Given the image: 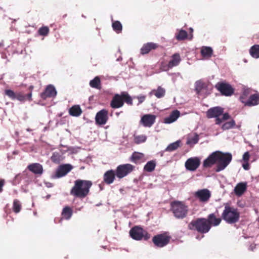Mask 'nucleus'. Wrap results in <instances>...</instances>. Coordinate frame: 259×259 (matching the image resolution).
<instances>
[{
  "instance_id": "obj_1",
  "label": "nucleus",
  "mask_w": 259,
  "mask_h": 259,
  "mask_svg": "<svg viewBox=\"0 0 259 259\" xmlns=\"http://www.w3.org/2000/svg\"><path fill=\"white\" fill-rule=\"evenodd\" d=\"M232 156L230 153H223L219 151L212 152L203 162L204 167H210L217 164L215 171L219 172L224 170L230 163Z\"/></svg>"
},
{
  "instance_id": "obj_2",
  "label": "nucleus",
  "mask_w": 259,
  "mask_h": 259,
  "mask_svg": "<svg viewBox=\"0 0 259 259\" xmlns=\"http://www.w3.org/2000/svg\"><path fill=\"white\" fill-rule=\"evenodd\" d=\"M92 185L91 181L77 180L74 182V186L70 191V194L75 197L84 198L89 194Z\"/></svg>"
},
{
  "instance_id": "obj_3",
  "label": "nucleus",
  "mask_w": 259,
  "mask_h": 259,
  "mask_svg": "<svg viewBox=\"0 0 259 259\" xmlns=\"http://www.w3.org/2000/svg\"><path fill=\"white\" fill-rule=\"evenodd\" d=\"M240 214L236 208L226 205L222 213L223 219L229 224L237 222L239 218Z\"/></svg>"
},
{
  "instance_id": "obj_4",
  "label": "nucleus",
  "mask_w": 259,
  "mask_h": 259,
  "mask_svg": "<svg viewBox=\"0 0 259 259\" xmlns=\"http://www.w3.org/2000/svg\"><path fill=\"white\" fill-rule=\"evenodd\" d=\"M223 108L220 107H213L207 111V117L209 118H215L216 124H220L223 121L230 118V115L228 113L223 114L222 118H220L219 116L223 114Z\"/></svg>"
},
{
  "instance_id": "obj_5",
  "label": "nucleus",
  "mask_w": 259,
  "mask_h": 259,
  "mask_svg": "<svg viewBox=\"0 0 259 259\" xmlns=\"http://www.w3.org/2000/svg\"><path fill=\"white\" fill-rule=\"evenodd\" d=\"M189 227L192 230H196L198 232L206 233L210 229V225L207 220L205 219H199L196 221H192L189 225Z\"/></svg>"
},
{
  "instance_id": "obj_6",
  "label": "nucleus",
  "mask_w": 259,
  "mask_h": 259,
  "mask_svg": "<svg viewBox=\"0 0 259 259\" xmlns=\"http://www.w3.org/2000/svg\"><path fill=\"white\" fill-rule=\"evenodd\" d=\"M171 210L177 218H184L187 213V207L183 202L176 201L171 204Z\"/></svg>"
},
{
  "instance_id": "obj_7",
  "label": "nucleus",
  "mask_w": 259,
  "mask_h": 259,
  "mask_svg": "<svg viewBox=\"0 0 259 259\" xmlns=\"http://www.w3.org/2000/svg\"><path fill=\"white\" fill-rule=\"evenodd\" d=\"M134 166L131 164H125L119 165L116 170V176L117 178L121 179L132 172Z\"/></svg>"
},
{
  "instance_id": "obj_8",
  "label": "nucleus",
  "mask_w": 259,
  "mask_h": 259,
  "mask_svg": "<svg viewBox=\"0 0 259 259\" xmlns=\"http://www.w3.org/2000/svg\"><path fill=\"white\" fill-rule=\"evenodd\" d=\"M200 164V158L194 157L188 159L185 165L187 169L190 171H195L199 166Z\"/></svg>"
},
{
  "instance_id": "obj_9",
  "label": "nucleus",
  "mask_w": 259,
  "mask_h": 259,
  "mask_svg": "<svg viewBox=\"0 0 259 259\" xmlns=\"http://www.w3.org/2000/svg\"><path fill=\"white\" fill-rule=\"evenodd\" d=\"M72 169V166L69 164L60 165L56 170V174L52 177L54 179L59 178L65 176Z\"/></svg>"
},
{
  "instance_id": "obj_10",
  "label": "nucleus",
  "mask_w": 259,
  "mask_h": 259,
  "mask_svg": "<svg viewBox=\"0 0 259 259\" xmlns=\"http://www.w3.org/2000/svg\"><path fill=\"white\" fill-rule=\"evenodd\" d=\"M170 237L165 234L158 235L153 238V241L155 245L162 247L166 245L169 241Z\"/></svg>"
},
{
  "instance_id": "obj_11",
  "label": "nucleus",
  "mask_w": 259,
  "mask_h": 259,
  "mask_svg": "<svg viewBox=\"0 0 259 259\" xmlns=\"http://www.w3.org/2000/svg\"><path fill=\"white\" fill-rule=\"evenodd\" d=\"M194 196L201 202H207L211 196L210 192L207 189H203L195 192Z\"/></svg>"
},
{
  "instance_id": "obj_12",
  "label": "nucleus",
  "mask_w": 259,
  "mask_h": 259,
  "mask_svg": "<svg viewBox=\"0 0 259 259\" xmlns=\"http://www.w3.org/2000/svg\"><path fill=\"white\" fill-rule=\"evenodd\" d=\"M155 119L156 116L154 115L145 114L142 116L140 123L145 127H150L154 123Z\"/></svg>"
},
{
  "instance_id": "obj_13",
  "label": "nucleus",
  "mask_w": 259,
  "mask_h": 259,
  "mask_svg": "<svg viewBox=\"0 0 259 259\" xmlns=\"http://www.w3.org/2000/svg\"><path fill=\"white\" fill-rule=\"evenodd\" d=\"M108 111L105 109L99 111L95 117L96 123L98 125L105 124L108 119Z\"/></svg>"
},
{
  "instance_id": "obj_14",
  "label": "nucleus",
  "mask_w": 259,
  "mask_h": 259,
  "mask_svg": "<svg viewBox=\"0 0 259 259\" xmlns=\"http://www.w3.org/2000/svg\"><path fill=\"white\" fill-rule=\"evenodd\" d=\"M216 87L220 92L225 96H230L234 92L232 87L227 83H218L216 85Z\"/></svg>"
},
{
  "instance_id": "obj_15",
  "label": "nucleus",
  "mask_w": 259,
  "mask_h": 259,
  "mask_svg": "<svg viewBox=\"0 0 259 259\" xmlns=\"http://www.w3.org/2000/svg\"><path fill=\"white\" fill-rule=\"evenodd\" d=\"M145 231L140 227H135L130 231V236L135 240H141L144 235Z\"/></svg>"
},
{
  "instance_id": "obj_16",
  "label": "nucleus",
  "mask_w": 259,
  "mask_h": 259,
  "mask_svg": "<svg viewBox=\"0 0 259 259\" xmlns=\"http://www.w3.org/2000/svg\"><path fill=\"white\" fill-rule=\"evenodd\" d=\"M123 105L122 94H116L113 98L110 105L113 108L121 107Z\"/></svg>"
},
{
  "instance_id": "obj_17",
  "label": "nucleus",
  "mask_w": 259,
  "mask_h": 259,
  "mask_svg": "<svg viewBox=\"0 0 259 259\" xmlns=\"http://www.w3.org/2000/svg\"><path fill=\"white\" fill-rule=\"evenodd\" d=\"M56 94L57 92L54 87L49 85L47 87L45 91L41 94V97L43 99H46L48 97H54Z\"/></svg>"
},
{
  "instance_id": "obj_18",
  "label": "nucleus",
  "mask_w": 259,
  "mask_h": 259,
  "mask_svg": "<svg viewBox=\"0 0 259 259\" xmlns=\"http://www.w3.org/2000/svg\"><path fill=\"white\" fill-rule=\"evenodd\" d=\"M180 116V112L177 110L173 111L169 115L165 118L164 122L166 124H170L176 121Z\"/></svg>"
},
{
  "instance_id": "obj_19",
  "label": "nucleus",
  "mask_w": 259,
  "mask_h": 259,
  "mask_svg": "<svg viewBox=\"0 0 259 259\" xmlns=\"http://www.w3.org/2000/svg\"><path fill=\"white\" fill-rule=\"evenodd\" d=\"M259 104V95L255 94L251 95L248 100L245 102V106H252Z\"/></svg>"
},
{
  "instance_id": "obj_20",
  "label": "nucleus",
  "mask_w": 259,
  "mask_h": 259,
  "mask_svg": "<svg viewBox=\"0 0 259 259\" xmlns=\"http://www.w3.org/2000/svg\"><path fill=\"white\" fill-rule=\"evenodd\" d=\"M158 45L153 42H148L144 44L141 49V53L143 55L148 53L151 50L155 49Z\"/></svg>"
},
{
  "instance_id": "obj_21",
  "label": "nucleus",
  "mask_w": 259,
  "mask_h": 259,
  "mask_svg": "<svg viewBox=\"0 0 259 259\" xmlns=\"http://www.w3.org/2000/svg\"><path fill=\"white\" fill-rule=\"evenodd\" d=\"M247 184L246 183H239L234 188V193L238 196L242 195L246 190Z\"/></svg>"
},
{
  "instance_id": "obj_22",
  "label": "nucleus",
  "mask_w": 259,
  "mask_h": 259,
  "mask_svg": "<svg viewBox=\"0 0 259 259\" xmlns=\"http://www.w3.org/2000/svg\"><path fill=\"white\" fill-rule=\"evenodd\" d=\"M115 172L113 170H110L105 172L104 176V181L108 184L112 183L115 179Z\"/></svg>"
},
{
  "instance_id": "obj_23",
  "label": "nucleus",
  "mask_w": 259,
  "mask_h": 259,
  "mask_svg": "<svg viewBox=\"0 0 259 259\" xmlns=\"http://www.w3.org/2000/svg\"><path fill=\"white\" fill-rule=\"evenodd\" d=\"M181 61V58L179 54H175L172 56L171 60L169 62L167 67L168 69L178 65Z\"/></svg>"
},
{
  "instance_id": "obj_24",
  "label": "nucleus",
  "mask_w": 259,
  "mask_h": 259,
  "mask_svg": "<svg viewBox=\"0 0 259 259\" xmlns=\"http://www.w3.org/2000/svg\"><path fill=\"white\" fill-rule=\"evenodd\" d=\"M199 140L198 135L195 133L189 134L187 137V144L191 146L198 143Z\"/></svg>"
},
{
  "instance_id": "obj_25",
  "label": "nucleus",
  "mask_w": 259,
  "mask_h": 259,
  "mask_svg": "<svg viewBox=\"0 0 259 259\" xmlns=\"http://www.w3.org/2000/svg\"><path fill=\"white\" fill-rule=\"evenodd\" d=\"M212 48L209 47H202L201 49V54L205 59L210 58L212 55Z\"/></svg>"
},
{
  "instance_id": "obj_26",
  "label": "nucleus",
  "mask_w": 259,
  "mask_h": 259,
  "mask_svg": "<svg viewBox=\"0 0 259 259\" xmlns=\"http://www.w3.org/2000/svg\"><path fill=\"white\" fill-rule=\"evenodd\" d=\"M165 93L164 89L161 87H158L156 90H153L149 93V95H154L157 98H161L164 97Z\"/></svg>"
},
{
  "instance_id": "obj_27",
  "label": "nucleus",
  "mask_w": 259,
  "mask_h": 259,
  "mask_svg": "<svg viewBox=\"0 0 259 259\" xmlns=\"http://www.w3.org/2000/svg\"><path fill=\"white\" fill-rule=\"evenodd\" d=\"M28 169L31 171L35 174H41L42 172V167L38 163H33L28 166Z\"/></svg>"
},
{
  "instance_id": "obj_28",
  "label": "nucleus",
  "mask_w": 259,
  "mask_h": 259,
  "mask_svg": "<svg viewBox=\"0 0 259 259\" xmlns=\"http://www.w3.org/2000/svg\"><path fill=\"white\" fill-rule=\"evenodd\" d=\"M16 99L20 102H25L26 100H32V93L31 92L27 95H24L20 93H17L16 96Z\"/></svg>"
},
{
  "instance_id": "obj_29",
  "label": "nucleus",
  "mask_w": 259,
  "mask_h": 259,
  "mask_svg": "<svg viewBox=\"0 0 259 259\" xmlns=\"http://www.w3.org/2000/svg\"><path fill=\"white\" fill-rule=\"evenodd\" d=\"M72 210L68 206L65 207L62 212V218L61 219L62 220V219H65L66 220H69L72 216Z\"/></svg>"
},
{
  "instance_id": "obj_30",
  "label": "nucleus",
  "mask_w": 259,
  "mask_h": 259,
  "mask_svg": "<svg viewBox=\"0 0 259 259\" xmlns=\"http://www.w3.org/2000/svg\"><path fill=\"white\" fill-rule=\"evenodd\" d=\"M82 112V111L78 105L73 106L69 110V114L73 116H78Z\"/></svg>"
},
{
  "instance_id": "obj_31",
  "label": "nucleus",
  "mask_w": 259,
  "mask_h": 259,
  "mask_svg": "<svg viewBox=\"0 0 259 259\" xmlns=\"http://www.w3.org/2000/svg\"><path fill=\"white\" fill-rule=\"evenodd\" d=\"M249 54L254 58H259V45H255L251 47L249 50Z\"/></svg>"
},
{
  "instance_id": "obj_32",
  "label": "nucleus",
  "mask_w": 259,
  "mask_h": 259,
  "mask_svg": "<svg viewBox=\"0 0 259 259\" xmlns=\"http://www.w3.org/2000/svg\"><path fill=\"white\" fill-rule=\"evenodd\" d=\"M207 221L209 222L210 225L211 224L213 226H218L220 224L221 222V219L217 218L214 214L212 213L209 215Z\"/></svg>"
},
{
  "instance_id": "obj_33",
  "label": "nucleus",
  "mask_w": 259,
  "mask_h": 259,
  "mask_svg": "<svg viewBox=\"0 0 259 259\" xmlns=\"http://www.w3.org/2000/svg\"><path fill=\"white\" fill-rule=\"evenodd\" d=\"M250 93V90L248 88H244L243 89L242 93L240 97V101L245 104V102L248 100L247 97Z\"/></svg>"
},
{
  "instance_id": "obj_34",
  "label": "nucleus",
  "mask_w": 259,
  "mask_h": 259,
  "mask_svg": "<svg viewBox=\"0 0 259 259\" xmlns=\"http://www.w3.org/2000/svg\"><path fill=\"white\" fill-rule=\"evenodd\" d=\"M181 141L178 140L175 142L170 144L165 149L166 151L171 152L178 149L180 146Z\"/></svg>"
},
{
  "instance_id": "obj_35",
  "label": "nucleus",
  "mask_w": 259,
  "mask_h": 259,
  "mask_svg": "<svg viewBox=\"0 0 259 259\" xmlns=\"http://www.w3.org/2000/svg\"><path fill=\"white\" fill-rule=\"evenodd\" d=\"M188 36L187 32L184 30H180L179 32L176 34V37L179 40L186 39Z\"/></svg>"
},
{
  "instance_id": "obj_36",
  "label": "nucleus",
  "mask_w": 259,
  "mask_h": 259,
  "mask_svg": "<svg viewBox=\"0 0 259 259\" xmlns=\"http://www.w3.org/2000/svg\"><path fill=\"white\" fill-rule=\"evenodd\" d=\"M143 157L144 155L142 153L135 152L131 157V160L132 161L137 163L141 160Z\"/></svg>"
},
{
  "instance_id": "obj_37",
  "label": "nucleus",
  "mask_w": 259,
  "mask_h": 259,
  "mask_svg": "<svg viewBox=\"0 0 259 259\" xmlns=\"http://www.w3.org/2000/svg\"><path fill=\"white\" fill-rule=\"evenodd\" d=\"M155 162L153 161H150L147 163L144 166V170L145 171L151 172L153 171L155 167Z\"/></svg>"
},
{
  "instance_id": "obj_38",
  "label": "nucleus",
  "mask_w": 259,
  "mask_h": 259,
  "mask_svg": "<svg viewBox=\"0 0 259 259\" xmlns=\"http://www.w3.org/2000/svg\"><path fill=\"white\" fill-rule=\"evenodd\" d=\"M90 85L91 87L98 89L100 85V79L99 77L96 76L95 78L90 81Z\"/></svg>"
},
{
  "instance_id": "obj_39",
  "label": "nucleus",
  "mask_w": 259,
  "mask_h": 259,
  "mask_svg": "<svg viewBox=\"0 0 259 259\" xmlns=\"http://www.w3.org/2000/svg\"><path fill=\"white\" fill-rule=\"evenodd\" d=\"M147 137L145 135H135L134 136V142L136 144H140L146 141Z\"/></svg>"
},
{
  "instance_id": "obj_40",
  "label": "nucleus",
  "mask_w": 259,
  "mask_h": 259,
  "mask_svg": "<svg viewBox=\"0 0 259 259\" xmlns=\"http://www.w3.org/2000/svg\"><path fill=\"white\" fill-rule=\"evenodd\" d=\"M63 159L62 156L57 152H54L51 157V160L55 163H58Z\"/></svg>"
},
{
  "instance_id": "obj_41",
  "label": "nucleus",
  "mask_w": 259,
  "mask_h": 259,
  "mask_svg": "<svg viewBox=\"0 0 259 259\" xmlns=\"http://www.w3.org/2000/svg\"><path fill=\"white\" fill-rule=\"evenodd\" d=\"M235 124L234 120H231L230 121L226 122L224 123L222 126V128L223 130H227L233 127Z\"/></svg>"
},
{
  "instance_id": "obj_42",
  "label": "nucleus",
  "mask_w": 259,
  "mask_h": 259,
  "mask_svg": "<svg viewBox=\"0 0 259 259\" xmlns=\"http://www.w3.org/2000/svg\"><path fill=\"white\" fill-rule=\"evenodd\" d=\"M112 27L117 33L121 32L122 30V25L119 21H115L112 23Z\"/></svg>"
},
{
  "instance_id": "obj_43",
  "label": "nucleus",
  "mask_w": 259,
  "mask_h": 259,
  "mask_svg": "<svg viewBox=\"0 0 259 259\" xmlns=\"http://www.w3.org/2000/svg\"><path fill=\"white\" fill-rule=\"evenodd\" d=\"M204 87V83L201 80H198L195 82V90L199 94Z\"/></svg>"
},
{
  "instance_id": "obj_44",
  "label": "nucleus",
  "mask_w": 259,
  "mask_h": 259,
  "mask_svg": "<svg viewBox=\"0 0 259 259\" xmlns=\"http://www.w3.org/2000/svg\"><path fill=\"white\" fill-rule=\"evenodd\" d=\"M21 206L20 202L18 200H15L13 202L14 211L18 213L21 210Z\"/></svg>"
},
{
  "instance_id": "obj_45",
  "label": "nucleus",
  "mask_w": 259,
  "mask_h": 259,
  "mask_svg": "<svg viewBox=\"0 0 259 259\" xmlns=\"http://www.w3.org/2000/svg\"><path fill=\"white\" fill-rule=\"evenodd\" d=\"M123 100L127 104H132V98L126 93H122Z\"/></svg>"
},
{
  "instance_id": "obj_46",
  "label": "nucleus",
  "mask_w": 259,
  "mask_h": 259,
  "mask_svg": "<svg viewBox=\"0 0 259 259\" xmlns=\"http://www.w3.org/2000/svg\"><path fill=\"white\" fill-rule=\"evenodd\" d=\"M49 32V29L47 26H44L40 28L38 30L39 34L41 35L46 36Z\"/></svg>"
},
{
  "instance_id": "obj_47",
  "label": "nucleus",
  "mask_w": 259,
  "mask_h": 259,
  "mask_svg": "<svg viewBox=\"0 0 259 259\" xmlns=\"http://www.w3.org/2000/svg\"><path fill=\"white\" fill-rule=\"evenodd\" d=\"M5 94L11 99L13 100L16 99V93H14L12 90H7L5 91Z\"/></svg>"
},
{
  "instance_id": "obj_48",
  "label": "nucleus",
  "mask_w": 259,
  "mask_h": 259,
  "mask_svg": "<svg viewBox=\"0 0 259 259\" xmlns=\"http://www.w3.org/2000/svg\"><path fill=\"white\" fill-rule=\"evenodd\" d=\"M249 153L248 152L244 153V154L243 155V160L245 162H247L248 160H249Z\"/></svg>"
},
{
  "instance_id": "obj_49",
  "label": "nucleus",
  "mask_w": 259,
  "mask_h": 259,
  "mask_svg": "<svg viewBox=\"0 0 259 259\" xmlns=\"http://www.w3.org/2000/svg\"><path fill=\"white\" fill-rule=\"evenodd\" d=\"M138 99L139 100V103H141L145 100V97L144 96H139L138 97Z\"/></svg>"
},
{
  "instance_id": "obj_50",
  "label": "nucleus",
  "mask_w": 259,
  "mask_h": 259,
  "mask_svg": "<svg viewBox=\"0 0 259 259\" xmlns=\"http://www.w3.org/2000/svg\"><path fill=\"white\" fill-rule=\"evenodd\" d=\"M5 183V180H0V192H1L3 190V187Z\"/></svg>"
},
{
  "instance_id": "obj_51",
  "label": "nucleus",
  "mask_w": 259,
  "mask_h": 259,
  "mask_svg": "<svg viewBox=\"0 0 259 259\" xmlns=\"http://www.w3.org/2000/svg\"><path fill=\"white\" fill-rule=\"evenodd\" d=\"M242 166L243 168L245 170H247L249 168V165L247 163L243 164Z\"/></svg>"
},
{
  "instance_id": "obj_52",
  "label": "nucleus",
  "mask_w": 259,
  "mask_h": 259,
  "mask_svg": "<svg viewBox=\"0 0 259 259\" xmlns=\"http://www.w3.org/2000/svg\"><path fill=\"white\" fill-rule=\"evenodd\" d=\"M45 185L48 188H51V187H53V184L52 183H50V182H46L45 183Z\"/></svg>"
},
{
  "instance_id": "obj_53",
  "label": "nucleus",
  "mask_w": 259,
  "mask_h": 259,
  "mask_svg": "<svg viewBox=\"0 0 259 259\" xmlns=\"http://www.w3.org/2000/svg\"><path fill=\"white\" fill-rule=\"evenodd\" d=\"M33 86H30V87H29V89H30V90H32L33 89Z\"/></svg>"
},
{
  "instance_id": "obj_54",
  "label": "nucleus",
  "mask_w": 259,
  "mask_h": 259,
  "mask_svg": "<svg viewBox=\"0 0 259 259\" xmlns=\"http://www.w3.org/2000/svg\"><path fill=\"white\" fill-rule=\"evenodd\" d=\"M190 30L191 31V32L193 31V29L192 28H190Z\"/></svg>"
},
{
  "instance_id": "obj_55",
  "label": "nucleus",
  "mask_w": 259,
  "mask_h": 259,
  "mask_svg": "<svg viewBox=\"0 0 259 259\" xmlns=\"http://www.w3.org/2000/svg\"><path fill=\"white\" fill-rule=\"evenodd\" d=\"M196 238H197V239H199L198 236H197Z\"/></svg>"
}]
</instances>
